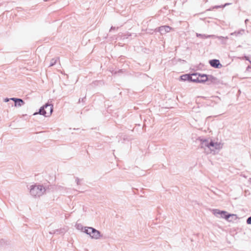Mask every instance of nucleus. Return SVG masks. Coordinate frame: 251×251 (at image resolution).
<instances>
[{
	"mask_svg": "<svg viewBox=\"0 0 251 251\" xmlns=\"http://www.w3.org/2000/svg\"><path fill=\"white\" fill-rule=\"evenodd\" d=\"M189 77L188 78L187 81H190V82H197V81H199V80L198 79V78H193V76L192 75V74H189Z\"/></svg>",
	"mask_w": 251,
	"mask_h": 251,
	"instance_id": "obj_15",
	"label": "nucleus"
},
{
	"mask_svg": "<svg viewBox=\"0 0 251 251\" xmlns=\"http://www.w3.org/2000/svg\"><path fill=\"white\" fill-rule=\"evenodd\" d=\"M189 77V74H185L180 76V79L182 81H186Z\"/></svg>",
	"mask_w": 251,
	"mask_h": 251,
	"instance_id": "obj_17",
	"label": "nucleus"
},
{
	"mask_svg": "<svg viewBox=\"0 0 251 251\" xmlns=\"http://www.w3.org/2000/svg\"><path fill=\"white\" fill-rule=\"evenodd\" d=\"M249 68H250V66H248V67L247 68V70H248Z\"/></svg>",
	"mask_w": 251,
	"mask_h": 251,
	"instance_id": "obj_32",
	"label": "nucleus"
},
{
	"mask_svg": "<svg viewBox=\"0 0 251 251\" xmlns=\"http://www.w3.org/2000/svg\"><path fill=\"white\" fill-rule=\"evenodd\" d=\"M11 100L14 102L15 106H21L25 104L24 101L20 98H12Z\"/></svg>",
	"mask_w": 251,
	"mask_h": 251,
	"instance_id": "obj_9",
	"label": "nucleus"
},
{
	"mask_svg": "<svg viewBox=\"0 0 251 251\" xmlns=\"http://www.w3.org/2000/svg\"><path fill=\"white\" fill-rule=\"evenodd\" d=\"M199 74H198V73L192 74V75L193 76V78H198V79H199V77H200Z\"/></svg>",
	"mask_w": 251,
	"mask_h": 251,
	"instance_id": "obj_20",
	"label": "nucleus"
},
{
	"mask_svg": "<svg viewBox=\"0 0 251 251\" xmlns=\"http://www.w3.org/2000/svg\"><path fill=\"white\" fill-rule=\"evenodd\" d=\"M29 189L31 195L34 197H40L46 191L45 188L42 185H32Z\"/></svg>",
	"mask_w": 251,
	"mask_h": 251,
	"instance_id": "obj_1",
	"label": "nucleus"
},
{
	"mask_svg": "<svg viewBox=\"0 0 251 251\" xmlns=\"http://www.w3.org/2000/svg\"><path fill=\"white\" fill-rule=\"evenodd\" d=\"M58 58H52L51 60H50V66H53V65H54L56 62H57V61L58 60Z\"/></svg>",
	"mask_w": 251,
	"mask_h": 251,
	"instance_id": "obj_18",
	"label": "nucleus"
},
{
	"mask_svg": "<svg viewBox=\"0 0 251 251\" xmlns=\"http://www.w3.org/2000/svg\"><path fill=\"white\" fill-rule=\"evenodd\" d=\"M245 30L241 29L238 31H235L230 33L231 35L235 36L236 37L241 36L245 33Z\"/></svg>",
	"mask_w": 251,
	"mask_h": 251,
	"instance_id": "obj_13",
	"label": "nucleus"
},
{
	"mask_svg": "<svg viewBox=\"0 0 251 251\" xmlns=\"http://www.w3.org/2000/svg\"><path fill=\"white\" fill-rule=\"evenodd\" d=\"M196 36L198 37H200L202 39H207L209 38H218V39H224V37L223 36H216L215 35H206V34H200V33H196Z\"/></svg>",
	"mask_w": 251,
	"mask_h": 251,
	"instance_id": "obj_6",
	"label": "nucleus"
},
{
	"mask_svg": "<svg viewBox=\"0 0 251 251\" xmlns=\"http://www.w3.org/2000/svg\"><path fill=\"white\" fill-rule=\"evenodd\" d=\"M246 223L248 225H251V216L247 218Z\"/></svg>",
	"mask_w": 251,
	"mask_h": 251,
	"instance_id": "obj_21",
	"label": "nucleus"
},
{
	"mask_svg": "<svg viewBox=\"0 0 251 251\" xmlns=\"http://www.w3.org/2000/svg\"><path fill=\"white\" fill-rule=\"evenodd\" d=\"M67 229L64 227L59 229H57L54 230H52V231H50L49 233L50 234H64L67 231Z\"/></svg>",
	"mask_w": 251,
	"mask_h": 251,
	"instance_id": "obj_11",
	"label": "nucleus"
},
{
	"mask_svg": "<svg viewBox=\"0 0 251 251\" xmlns=\"http://www.w3.org/2000/svg\"><path fill=\"white\" fill-rule=\"evenodd\" d=\"M213 214L216 217L218 218H222L229 222H231L232 221V219H230V218L235 217L236 218V215L235 214H229L227 212L224 210H220L217 209H214L212 210Z\"/></svg>",
	"mask_w": 251,
	"mask_h": 251,
	"instance_id": "obj_3",
	"label": "nucleus"
},
{
	"mask_svg": "<svg viewBox=\"0 0 251 251\" xmlns=\"http://www.w3.org/2000/svg\"><path fill=\"white\" fill-rule=\"evenodd\" d=\"M245 58L246 60H248L250 62V63L251 64V59H250L249 57L248 56H245Z\"/></svg>",
	"mask_w": 251,
	"mask_h": 251,
	"instance_id": "obj_25",
	"label": "nucleus"
},
{
	"mask_svg": "<svg viewBox=\"0 0 251 251\" xmlns=\"http://www.w3.org/2000/svg\"><path fill=\"white\" fill-rule=\"evenodd\" d=\"M134 34V36L135 37L136 36V34Z\"/></svg>",
	"mask_w": 251,
	"mask_h": 251,
	"instance_id": "obj_34",
	"label": "nucleus"
},
{
	"mask_svg": "<svg viewBox=\"0 0 251 251\" xmlns=\"http://www.w3.org/2000/svg\"><path fill=\"white\" fill-rule=\"evenodd\" d=\"M250 181L251 182V178H250Z\"/></svg>",
	"mask_w": 251,
	"mask_h": 251,
	"instance_id": "obj_35",
	"label": "nucleus"
},
{
	"mask_svg": "<svg viewBox=\"0 0 251 251\" xmlns=\"http://www.w3.org/2000/svg\"><path fill=\"white\" fill-rule=\"evenodd\" d=\"M224 39H219V40H220L221 41V42L222 44H225L226 43L224 41V39H228V37L226 36V37H224Z\"/></svg>",
	"mask_w": 251,
	"mask_h": 251,
	"instance_id": "obj_22",
	"label": "nucleus"
},
{
	"mask_svg": "<svg viewBox=\"0 0 251 251\" xmlns=\"http://www.w3.org/2000/svg\"><path fill=\"white\" fill-rule=\"evenodd\" d=\"M90 229H91V235H90L91 238L99 239L102 236V235L101 234V233L100 231L98 230L94 227Z\"/></svg>",
	"mask_w": 251,
	"mask_h": 251,
	"instance_id": "obj_5",
	"label": "nucleus"
},
{
	"mask_svg": "<svg viewBox=\"0 0 251 251\" xmlns=\"http://www.w3.org/2000/svg\"><path fill=\"white\" fill-rule=\"evenodd\" d=\"M46 110H47V111L48 110H49V108H48L47 109H46Z\"/></svg>",
	"mask_w": 251,
	"mask_h": 251,
	"instance_id": "obj_33",
	"label": "nucleus"
},
{
	"mask_svg": "<svg viewBox=\"0 0 251 251\" xmlns=\"http://www.w3.org/2000/svg\"><path fill=\"white\" fill-rule=\"evenodd\" d=\"M217 79L216 77L212 75H208V81L210 80L211 82H214Z\"/></svg>",
	"mask_w": 251,
	"mask_h": 251,
	"instance_id": "obj_19",
	"label": "nucleus"
},
{
	"mask_svg": "<svg viewBox=\"0 0 251 251\" xmlns=\"http://www.w3.org/2000/svg\"><path fill=\"white\" fill-rule=\"evenodd\" d=\"M229 4H230V3H226L224 5H222V7H225L226 5H229Z\"/></svg>",
	"mask_w": 251,
	"mask_h": 251,
	"instance_id": "obj_29",
	"label": "nucleus"
},
{
	"mask_svg": "<svg viewBox=\"0 0 251 251\" xmlns=\"http://www.w3.org/2000/svg\"><path fill=\"white\" fill-rule=\"evenodd\" d=\"M198 140L200 141V146L201 148L205 150L206 148H207L209 151H210V144L211 143V140L209 141V140L206 139H203L200 137L199 138Z\"/></svg>",
	"mask_w": 251,
	"mask_h": 251,
	"instance_id": "obj_4",
	"label": "nucleus"
},
{
	"mask_svg": "<svg viewBox=\"0 0 251 251\" xmlns=\"http://www.w3.org/2000/svg\"><path fill=\"white\" fill-rule=\"evenodd\" d=\"M210 152L212 151H215V150H219L222 148V146H221V144L218 142H214L212 140H211V143L210 144Z\"/></svg>",
	"mask_w": 251,
	"mask_h": 251,
	"instance_id": "obj_7",
	"label": "nucleus"
},
{
	"mask_svg": "<svg viewBox=\"0 0 251 251\" xmlns=\"http://www.w3.org/2000/svg\"><path fill=\"white\" fill-rule=\"evenodd\" d=\"M10 100H11V98L9 99V98H6L4 99V101L5 102H8Z\"/></svg>",
	"mask_w": 251,
	"mask_h": 251,
	"instance_id": "obj_27",
	"label": "nucleus"
},
{
	"mask_svg": "<svg viewBox=\"0 0 251 251\" xmlns=\"http://www.w3.org/2000/svg\"><path fill=\"white\" fill-rule=\"evenodd\" d=\"M209 63L211 67L216 69H220L222 67L220 61L218 59H213L210 60Z\"/></svg>",
	"mask_w": 251,
	"mask_h": 251,
	"instance_id": "obj_8",
	"label": "nucleus"
},
{
	"mask_svg": "<svg viewBox=\"0 0 251 251\" xmlns=\"http://www.w3.org/2000/svg\"><path fill=\"white\" fill-rule=\"evenodd\" d=\"M116 29H118V27H115V26H112L111 27L110 29V31H111V30H112Z\"/></svg>",
	"mask_w": 251,
	"mask_h": 251,
	"instance_id": "obj_24",
	"label": "nucleus"
},
{
	"mask_svg": "<svg viewBox=\"0 0 251 251\" xmlns=\"http://www.w3.org/2000/svg\"><path fill=\"white\" fill-rule=\"evenodd\" d=\"M171 29L172 27L168 25H164L160 26L158 31L161 34H164L170 32Z\"/></svg>",
	"mask_w": 251,
	"mask_h": 251,
	"instance_id": "obj_10",
	"label": "nucleus"
},
{
	"mask_svg": "<svg viewBox=\"0 0 251 251\" xmlns=\"http://www.w3.org/2000/svg\"><path fill=\"white\" fill-rule=\"evenodd\" d=\"M80 225H78L77 226V228H78V229H79V227H81Z\"/></svg>",
	"mask_w": 251,
	"mask_h": 251,
	"instance_id": "obj_31",
	"label": "nucleus"
},
{
	"mask_svg": "<svg viewBox=\"0 0 251 251\" xmlns=\"http://www.w3.org/2000/svg\"><path fill=\"white\" fill-rule=\"evenodd\" d=\"M88 232H91V230H88Z\"/></svg>",
	"mask_w": 251,
	"mask_h": 251,
	"instance_id": "obj_36",
	"label": "nucleus"
},
{
	"mask_svg": "<svg viewBox=\"0 0 251 251\" xmlns=\"http://www.w3.org/2000/svg\"><path fill=\"white\" fill-rule=\"evenodd\" d=\"M79 181H80L78 177H76L75 179V181L77 185H79Z\"/></svg>",
	"mask_w": 251,
	"mask_h": 251,
	"instance_id": "obj_28",
	"label": "nucleus"
},
{
	"mask_svg": "<svg viewBox=\"0 0 251 251\" xmlns=\"http://www.w3.org/2000/svg\"><path fill=\"white\" fill-rule=\"evenodd\" d=\"M221 7H223L222 5H216V6H215L213 7L212 8L213 9H214V8H221Z\"/></svg>",
	"mask_w": 251,
	"mask_h": 251,
	"instance_id": "obj_26",
	"label": "nucleus"
},
{
	"mask_svg": "<svg viewBox=\"0 0 251 251\" xmlns=\"http://www.w3.org/2000/svg\"><path fill=\"white\" fill-rule=\"evenodd\" d=\"M85 99V97H84L83 98H80L79 100H78V103H80L81 102H84V99Z\"/></svg>",
	"mask_w": 251,
	"mask_h": 251,
	"instance_id": "obj_23",
	"label": "nucleus"
},
{
	"mask_svg": "<svg viewBox=\"0 0 251 251\" xmlns=\"http://www.w3.org/2000/svg\"><path fill=\"white\" fill-rule=\"evenodd\" d=\"M53 109V105L50 104L49 102L46 103L43 106L40 107L38 112H36L34 115L39 114L45 117H49L52 114Z\"/></svg>",
	"mask_w": 251,
	"mask_h": 251,
	"instance_id": "obj_2",
	"label": "nucleus"
},
{
	"mask_svg": "<svg viewBox=\"0 0 251 251\" xmlns=\"http://www.w3.org/2000/svg\"><path fill=\"white\" fill-rule=\"evenodd\" d=\"M199 76V79L198 78L199 81H197V83H204L208 81V75L200 74Z\"/></svg>",
	"mask_w": 251,
	"mask_h": 251,
	"instance_id": "obj_12",
	"label": "nucleus"
},
{
	"mask_svg": "<svg viewBox=\"0 0 251 251\" xmlns=\"http://www.w3.org/2000/svg\"><path fill=\"white\" fill-rule=\"evenodd\" d=\"M81 226V229L83 232H84L85 233L89 235V236L91 235V232H88V230H91L90 228H92V227H89V226H82V225H80Z\"/></svg>",
	"mask_w": 251,
	"mask_h": 251,
	"instance_id": "obj_14",
	"label": "nucleus"
},
{
	"mask_svg": "<svg viewBox=\"0 0 251 251\" xmlns=\"http://www.w3.org/2000/svg\"><path fill=\"white\" fill-rule=\"evenodd\" d=\"M249 21V20L248 19H246L245 21V23L246 24H247V22Z\"/></svg>",
	"mask_w": 251,
	"mask_h": 251,
	"instance_id": "obj_30",
	"label": "nucleus"
},
{
	"mask_svg": "<svg viewBox=\"0 0 251 251\" xmlns=\"http://www.w3.org/2000/svg\"><path fill=\"white\" fill-rule=\"evenodd\" d=\"M132 34L129 32L126 33L122 34L121 38L123 39H127L129 37L131 36Z\"/></svg>",
	"mask_w": 251,
	"mask_h": 251,
	"instance_id": "obj_16",
	"label": "nucleus"
}]
</instances>
